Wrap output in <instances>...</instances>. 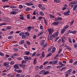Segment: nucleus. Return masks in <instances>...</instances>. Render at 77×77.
<instances>
[{"mask_svg":"<svg viewBox=\"0 0 77 77\" xmlns=\"http://www.w3.org/2000/svg\"><path fill=\"white\" fill-rule=\"evenodd\" d=\"M48 31L49 32V35H51L54 32V29L53 28H48Z\"/></svg>","mask_w":77,"mask_h":77,"instance_id":"1","label":"nucleus"},{"mask_svg":"<svg viewBox=\"0 0 77 77\" xmlns=\"http://www.w3.org/2000/svg\"><path fill=\"white\" fill-rule=\"evenodd\" d=\"M59 30L57 31V32L54 33L52 35V36L54 38H55L58 36L59 35Z\"/></svg>","mask_w":77,"mask_h":77,"instance_id":"2","label":"nucleus"},{"mask_svg":"<svg viewBox=\"0 0 77 77\" xmlns=\"http://www.w3.org/2000/svg\"><path fill=\"white\" fill-rule=\"evenodd\" d=\"M53 36L52 35H49H49H48V41H50L51 40L53 39Z\"/></svg>","mask_w":77,"mask_h":77,"instance_id":"3","label":"nucleus"},{"mask_svg":"<svg viewBox=\"0 0 77 77\" xmlns=\"http://www.w3.org/2000/svg\"><path fill=\"white\" fill-rule=\"evenodd\" d=\"M43 33H44V31H43V30H42L41 31V32L38 33L37 36L38 37H39V36H41V35H42V34H43Z\"/></svg>","mask_w":77,"mask_h":77,"instance_id":"4","label":"nucleus"},{"mask_svg":"<svg viewBox=\"0 0 77 77\" xmlns=\"http://www.w3.org/2000/svg\"><path fill=\"white\" fill-rule=\"evenodd\" d=\"M45 44V40H42L40 42L41 45H44Z\"/></svg>","mask_w":77,"mask_h":77,"instance_id":"5","label":"nucleus"},{"mask_svg":"<svg viewBox=\"0 0 77 77\" xmlns=\"http://www.w3.org/2000/svg\"><path fill=\"white\" fill-rule=\"evenodd\" d=\"M7 76L8 77H14V75L11 74V73H9L7 75Z\"/></svg>","mask_w":77,"mask_h":77,"instance_id":"6","label":"nucleus"},{"mask_svg":"<svg viewBox=\"0 0 77 77\" xmlns=\"http://www.w3.org/2000/svg\"><path fill=\"white\" fill-rule=\"evenodd\" d=\"M32 27L30 26H28L27 28V30L28 32H30L31 29H32Z\"/></svg>","mask_w":77,"mask_h":77,"instance_id":"7","label":"nucleus"},{"mask_svg":"<svg viewBox=\"0 0 77 77\" xmlns=\"http://www.w3.org/2000/svg\"><path fill=\"white\" fill-rule=\"evenodd\" d=\"M77 8V4L74 5V6L72 9L73 11H75Z\"/></svg>","mask_w":77,"mask_h":77,"instance_id":"8","label":"nucleus"},{"mask_svg":"<svg viewBox=\"0 0 77 77\" xmlns=\"http://www.w3.org/2000/svg\"><path fill=\"white\" fill-rule=\"evenodd\" d=\"M25 41L24 40H22L20 41L19 42V44H20V45H22V44H23L24 43Z\"/></svg>","mask_w":77,"mask_h":77,"instance_id":"9","label":"nucleus"},{"mask_svg":"<svg viewBox=\"0 0 77 77\" xmlns=\"http://www.w3.org/2000/svg\"><path fill=\"white\" fill-rule=\"evenodd\" d=\"M58 63V61L56 60L53 61V65H56Z\"/></svg>","mask_w":77,"mask_h":77,"instance_id":"10","label":"nucleus"},{"mask_svg":"<svg viewBox=\"0 0 77 77\" xmlns=\"http://www.w3.org/2000/svg\"><path fill=\"white\" fill-rule=\"evenodd\" d=\"M24 54L26 55H29L30 54V52L29 51H25L24 52Z\"/></svg>","mask_w":77,"mask_h":77,"instance_id":"11","label":"nucleus"},{"mask_svg":"<svg viewBox=\"0 0 77 77\" xmlns=\"http://www.w3.org/2000/svg\"><path fill=\"white\" fill-rule=\"evenodd\" d=\"M68 41L71 44L72 42V40H71V38L68 37Z\"/></svg>","mask_w":77,"mask_h":77,"instance_id":"12","label":"nucleus"},{"mask_svg":"<svg viewBox=\"0 0 77 77\" xmlns=\"http://www.w3.org/2000/svg\"><path fill=\"white\" fill-rule=\"evenodd\" d=\"M52 24H53V25H55V26H56L59 24V22H53Z\"/></svg>","mask_w":77,"mask_h":77,"instance_id":"13","label":"nucleus"},{"mask_svg":"<svg viewBox=\"0 0 77 77\" xmlns=\"http://www.w3.org/2000/svg\"><path fill=\"white\" fill-rule=\"evenodd\" d=\"M14 68L15 69H20V67H18L17 64H15L14 65Z\"/></svg>","mask_w":77,"mask_h":77,"instance_id":"14","label":"nucleus"},{"mask_svg":"<svg viewBox=\"0 0 77 77\" xmlns=\"http://www.w3.org/2000/svg\"><path fill=\"white\" fill-rule=\"evenodd\" d=\"M38 12H36V11H34L33 13V14L34 15H38Z\"/></svg>","mask_w":77,"mask_h":77,"instance_id":"15","label":"nucleus"},{"mask_svg":"<svg viewBox=\"0 0 77 77\" xmlns=\"http://www.w3.org/2000/svg\"><path fill=\"white\" fill-rule=\"evenodd\" d=\"M65 29H64L63 28L61 29V34H63V33H64V32H65Z\"/></svg>","mask_w":77,"mask_h":77,"instance_id":"16","label":"nucleus"},{"mask_svg":"<svg viewBox=\"0 0 77 77\" xmlns=\"http://www.w3.org/2000/svg\"><path fill=\"white\" fill-rule=\"evenodd\" d=\"M26 5H28V6H32V5H33V4H31L30 3H29V2H26Z\"/></svg>","mask_w":77,"mask_h":77,"instance_id":"17","label":"nucleus"},{"mask_svg":"<svg viewBox=\"0 0 77 77\" xmlns=\"http://www.w3.org/2000/svg\"><path fill=\"white\" fill-rule=\"evenodd\" d=\"M77 3V2L76 1H73L71 2L70 3L71 5H75Z\"/></svg>","mask_w":77,"mask_h":77,"instance_id":"18","label":"nucleus"},{"mask_svg":"<svg viewBox=\"0 0 77 77\" xmlns=\"http://www.w3.org/2000/svg\"><path fill=\"white\" fill-rule=\"evenodd\" d=\"M38 6L41 9H42V5L41 4H39L38 5Z\"/></svg>","mask_w":77,"mask_h":77,"instance_id":"19","label":"nucleus"},{"mask_svg":"<svg viewBox=\"0 0 77 77\" xmlns=\"http://www.w3.org/2000/svg\"><path fill=\"white\" fill-rule=\"evenodd\" d=\"M71 71H72V70L71 69H70L67 71V74H70V72H71Z\"/></svg>","mask_w":77,"mask_h":77,"instance_id":"20","label":"nucleus"},{"mask_svg":"<svg viewBox=\"0 0 77 77\" xmlns=\"http://www.w3.org/2000/svg\"><path fill=\"white\" fill-rule=\"evenodd\" d=\"M8 65H8V64L6 63H4L3 66H6L7 67V66H8Z\"/></svg>","mask_w":77,"mask_h":77,"instance_id":"21","label":"nucleus"},{"mask_svg":"<svg viewBox=\"0 0 77 77\" xmlns=\"http://www.w3.org/2000/svg\"><path fill=\"white\" fill-rule=\"evenodd\" d=\"M49 16H50V18L51 19H52V18H54V16H53V15H51V14H49Z\"/></svg>","mask_w":77,"mask_h":77,"instance_id":"22","label":"nucleus"},{"mask_svg":"<svg viewBox=\"0 0 77 77\" xmlns=\"http://www.w3.org/2000/svg\"><path fill=\"white\" fill-rule=\"evenodd\" d=\"M17 14V12L14 11H11L10 12V14H13V15H14V14Z\"/></svg>","mask_w":77,"mask_h":77,"instance_id":"23","label":"nucleus"},{"mask_svg":"<svg viewBox=\"0 0 77 77\" xmlns=\"http://www.w3.org/2000/svg\"><path fill=\"white\" fill-rule=\"evenodd\" d=\"M26 63V61H25V60H22L21 63L22 65H23V64Z\"/></svg>","mask_w":77,"mask_h":77,"instance_id":"24","label":"nucleus"},{"mask_svg":"<svg viewBox=\"0 0 77 77\" xmlns=\"http://www.w3.org/2000/svg\"><path fill=\"white\" fill-rule=\"evenodd\" d=\"M39 14L41 15V16H43L44 14V12L42 11H40L39 13Z\"/></svg>","mask_w":77,"mask_h":77,"instance_id":"25","label":"nucleus"},{"mask_svg":"<svg viewBox=\"0 0 77 77\" xmlns=\"http://www.w3.org/2000/svg\"><path fill=\"white\" fill-rule=\"evenodd\" d=\"M36 63V58H35L34 60L33 64L35 65Z\"/></svg>","mask_w":77,"mask_h":77,"instance_id":"26","label":"nucleus"},{"mask_svg":"<svg viewBox=\"0 0 77 77\" xmlns=\"http://www.w3.org/2000/svg\"><path fill=\"white\" fill-rule=\"evenodd\" d=\"M17 72L18 73H21L22 72V70L21 69H19L17 71Z\"/></svg>","mask_w":77,"mask_h":77,"instance_id":"27","label":"nucleus"},{"mask_svg":"<svg viewBox=\"0 0 77 77\" xmlns=\"http://www.w3.org/2000/svg\"><path fill=\"white\" fill-rule=\"evenodd\" d=\"M68 27H69V26H68V25H66L63 28V29H64V30H66V29H68Z\"/></svg>","mask_w":77,"mask_h":77,"instance_id":"28","label":"nucleus"},{"mask_svg":"<svg viewBox=\"0 0 77 77\" xmlns=\"http://www.w3.org/2000/svg\"><path fill=\"white\" fill-rule=\"evenodd\" d=\"M24 59L26 61H27L28 60V57H27L24 56Z\"/></svg>","mask_w":77,"mask_h":77,"instance_id":"29","label":"nucleus"},{"mask_svg":"<svg viewBox=\"0 0 77 77\" xmlns=\"http://www.w3.org/2000/svg\"><path fill=\"white\" fill-rule=\"evenodd\" d=\"M54 2L56 3H60V2L61 1L60 0H54Z\"/></svg>","mask_w":77,"mask_h":77,"instance_id":"30","label":"nucleus"},{"mask_svg":"<svg viewBox=\"0 0 77 77\" xmlns=\"http://www.w3.org/2000/svg\"><path fill=\"white\" fill-rule=\"evenodd\" d=\"M4 20L5 21H10V20L8 18H6L4 19Z\"/></svg>","mask_w":77,"mask_h":77,"instance_id":"31","label":"nucleus"},{"mask_svg":"<svg viewBox=\"0 0 77 77\" xmlns=\"http://www.w3.org/2000/svg\"><path fill=\"white\" fill-rule=\"evenodd\" d=\"M11 8V9H15L16 8H16V6H10Z\"/></svg>","mask_w":77,"mask_h":77,"instance_id":"32","label":"nucleus"},{"mask_svg":"<svg viewBox=\"0 0 77 77\" xmlns=\"http://www.w3.org/2000/svg\"><path fill=\"white\" fill-rule=\"evenodd\" d=\"M30 10V8L29 7H27L26 9V11H29Z\"/></svg>","mask_w":77,"mask_h":77,"instance_id":"33","label":"nucleus"},{"mask_svg":"<svg viewBox=\"0 0 77 77\" xmlns=\"http://www.w3.org/2000/svg\"><path fill=\"white\" fill-rule=\"evenodd\" d=\"M44 73V71H41L39 72V74H42Z\"/></svg>","mask_w":77,"mask_h":77,"instance_id":"34","label":"nucleus"},{"mask_svg":"<svg viewBox=\"0 0 77 77\" xmlns=\"http://www.w3.org/2000/svg\"><path fill=\"white\" fill-rule=\"evenodd\" d=\"M66 48L67 49V50H71V48H69V46H68L66 47Z\"/></svg>","mask_w":77,"mask_h":77,"instance_id":"35","label":"nucleus"},{"mask_svg":"<svg viewBox=\"0 0 77 77\" xmlns=\"http://www.w3.org/2000/svg\"><path fill=\"white\" fill-rule=\"evenodd\" d=\"M25 34L26 35H27V36H29V35H30V33L28 32H25Z\"/></svg>","mask_w":77,"mask_h":77,"instance_id":"36","label":"nucleus"},{"mask_svg":"<svg viewBox=\"0 0 77 77\" xmlns=\"http://www.w3.org/2000/svg\"><path fill=\"white\" fill-rule=\"evenodd\" d=\"M62 49H59V51L58 52V54H60V53H61V52L62 51Z\"/></svg>","mask_w":77,"mask_h":77,"instance_id":"37","label":"nucleus"},{"mask_svg":"<svg viewBox=\"0 0 77 77\" xmlns=\"http://www.w3.org/2000/svg\"><path fill=\"white\" fill-rule=\"evenodd\" d=\"M56 50V48H52V53H53L54 52V51Z\"/></svg>","mask_w":77,"mask_h":77,"instance_id":"38","label":"nucleus"},{"mask_svg":"<svg viewBox=\"0 0 77 77\" xmlns=\"http://www.w3.org/2000/svg\"><path fill=\"white\" fill-rule=\"evenodd\" d=\"M57 18H58V21H60L62 20V18L60 17H58Z\"/></svg>","mask_w":77,"mask_h":77,"instance_id":"39","label":"nucleus"},{"mask_svg":"<svg viewBox=\"0 0 77 77\" xmlns=\"http://www.w3.org/2000/svg\"><path fill=\"white\" fill-rule=\"evenodd\" d=\"M48 63V61H45L44 62L43 64V65H46V64H47Z\"/></svg>","mask_w":77,"mask_h":77,"instance_id":"40","label":"nucleus"},{"mask_svg":"<svg viewBox=\"0 0 77 77\" xmlns=\"http://www.w3.org/2000/svg\"><path fill=\"white\" fill-rule=\"evenodd\" d=\"M0 55L1 56H4V54L2 53V52L0 51Z\"/></svg>","mask_w":77,"mask_h":77,"instance_id":"41","label":"nucleus"},{"mask_svg":"<svg viewBox=\"0 0 77 77\" xmlns=\"http://www.w3.org/2000/svg\"><path fill=\"white\" fill-rule=\"evenodd\" d=\"M69 5L70 6H71V8H73L74 6V5H72V4H71V3H69Z\"/></svg>","mask_w":77,"mask_h":77,"instance_id":"42","label":"nucleus"},{"mask_svg":"<svg viewBox=\"0 0 77 77\" xmlns=\"http://www.w3.org/2000/svg\"><path fill=\"white\" fill-rule=\"evenodd\" d=\"M12 38H13V37L12 36H9L8 37V39H12Z\"/></svg>","mask_w":77,"mask_h":77,"instance_id":"43","label":"nucleus"},{"mask_svg":"<svg viewBox=\"0 0 77 77\" xmlns=\"http://www.w3.org/2000/svg\"><path fill=\"white\" fill-rule=\"evenodd\" d=\"M36 54V52H34L32 54V57H33L34 56H35V54Z\"/></svg>","mask_w":77,"mask_h":77,"instance_id":"44","label":"nucleus"},{"mask_svg":"<svg viewBox=\"0 0 77 77\" xmlns=\"http://www.w3.org/2000/svg\"><path fill=\"white\" fill-rule=\"evenodd\" d=\"M72 31H71V30H68L67 32V33H72Z\"/></svg>","mask_w":77,"mask_h":77,"instance_id":"45","label":"nucleus"},{"mask_svg":"<svg viewBox=\"0 0 77 77\" xmlns=\"http://www.w3.org/2000/svg\"><path fill=\"white\" fill-rule=\"evenodd\" d=\"M48 64H49V65H51V64L53 65V62L51 61Z\"/></svg>","mask_w":77,"mask_h":77,"instance_id":"46","label":"nucleus"},{"mask_svg":"<svg viewBox=\"0 0 77 77\" xmlns=\"http://www.w3.org/2000/svg\"><path fill=\"white\" fill-rule=\"evenodd\" d=\"M8 67H7V69L8 70H9V69H11V66H7Z\"/></svg>","mask_w":77,"mask_h":77,"instance_id":"47","label":"nucleus"},{"mask_svg":"<svg viewBox=\"0 0 77 77\" xmlns=\"http://www.w3.org/2000/svg\"><path fill=\"white\" fill-rule=\"evenodd\" d=\"M34 31H35V32L36 33H37V32H38V29H35L34 30Z\"/></svg>","mask_w":77,"mask_h":77,"instance_id":"48","label":"nucleus"},{"mask_svg":"<svg viewBox=\"0 0 77 77\" xmlns=\"http://www.w3.org/2000/svg\"><path fill=\"white\" fill-rule=\"evenodd\" d=\"M7 29L8 30H10V29H12V27L10 26H7Z\"/></svg>","mask_w":77,"mask_h":77,"instance_id":"49","label":"nucleus"},{"mask_svg":"<svg viewBox=\"0 0 77 77\" xmlns=\"http://www.w3.org/2000/svg\"><path fill=\"white\" fill-rule=\"evenodd\" d=\"M30 14H28L27 15V19H30Z\"/></svg>","mask_w":77,"mask_h":77,"instance_id":"50","label":"nucleus"},{"mask_svg":"<svg viewBox=\"0 0 77 77\" xmlns=\"http://www.w3.org/2000/svg\"><path fill=\"white\" fill-rule=\"evenodd\" d=\"M19 8H20V9H22V8H23V5H19Z\"/></svg>","mask_w":77,"mask_h":77,"instance_id":"51","label":"nucleus"},{"mask_svg":"<svg viewBox=\"0 0 77 77\" xmlns=\"http://www.w3.org/2000/svg\"><path fill=\"white\" fill-rule=\"evenodd\" d=\"M22 38L23 39H24V38H26V35H23L22 36Z\"/></svg>","mask_w":77,"mask_h":77,"instance_id":"52","label":"nucleus"},{"mask_svg":"<svg viewBox=\"0 0 77 77\" xmlns=\"http://www.w3.org/2000/svg\"><path fill=\"white\" fill-rule=\"evenodd\" d=\"M42 56L43 57H45V54H44V52H42Z\"/></svg>","mask_w":77,"mask_h":77,"instance_id":"53","label":"nucleus"},{"mask_svg":"<svg viewBox=\"0 0 77 77\" xmlns=\"http://www.w3.org/2000/svg\"><path fill=\"white\" fill-rule=\"evenodd\" d=\"M35 77H41V76L39 74H36L35 75Z\"/></svg>","mask_w":77,"mask_h":77,"instance_id":"54","label":"nucleus"},{"mask_svg":"<svg viewBox=\"0 0 77 77\" xmlns=\"http://www.w3.org/2000/svg\"><path fill=\"white\" fill-rule=\"evenodd\" d=\"M2 31H4L5 32L6 31V29L5 28H2L1 29Z\"/></svg>","mask_w":77,"mask_h":77,"instance_id":"55","label":"nucleus"},{"mask_svg":"<svg viewBox=\"0 0 77 77\" xmlns=\"http://www.w3.org/2000/svg\"><path fill=\"white\" fill-rule=\"evenodd\" d=\"M37 36L36 35H34L33 36V39H35L36 38Z\"/></svg>","mask_w":77,"mask_h":77,"instance_id":"56","label":"nucleus"},{"mask_svg":"<svg viewBox=\"0 0 77 77\" xmlns=\"http://www.w3.org/2000/svg\"><path fill=\"white\" fill-rule=\"evenodd\" d=\"M39 69H42V68H43V65H42L39 66Z\"/></svg>","mask_w":77,"mask_h":77,"instance_id":"57","label":"nucleus"},{"mask_svg":"<svg viewBox=\"0 0 77 77\" xmlns=\"http://www.w3.org/2000/svg\"><path fill=\"white\" fill-rule=\"evenodd\" d=\"M45 23V24L46 25H47V20H46L44 19V20Z\"/></svg>","mask_w":77,"mask_h":77,"instance_id":"58","label":"nucleus"},{"mask_svg":"<svg viewBox=\"0 0 77 77\" xmlns=\"http://www.w3.org/2000/svg\"><path fill=\"white\" fill-rule=\"evenodd\" d=\"M49 74V72L48 71H46L45 72V73H44V74L45 75V74Z\"/></svg>","mask_w":77,"mask_h":77,"instance_id":"59","label":"nucleus"},{"mask_svg":"<svg viewBox=\"0 0 77 77\" xmlns=\"http://www.w3.org/2000/svg\"><path fill=\"white\" fill-rule=\"evenodd\" d=\"M63 14L64 15H69V14H67V13L66 12H64L63 13Z\"/></svg>","mask_w":77,"mask_h":77,"instance_id":"60","label":"nucleus"},{"mask_svg":"<svg viewBox=\"0 0 77 77\" xmlns=\"http://www.w3.org/2000/svg\"><path fill=\"white\" fill-rule=\"evenodd\" d=\"M74 20L72 21L71 22V23L70 24V25L71 26L72 25V24H73V23H74Z\"/></svg>","mask_w":77,"mask_h":77,"instance_id":"61","label":"nucleus"},{"mask_svg":"<svg viewBox=\"0 0 77 77\" xmlns=\"http://www.w3.org/2000/svg\"><path fill=\"white\" fill-rule=\"evenodd\" d=\"M73 65H77V61H75V62L73 63Z\"/></svg>","mask_w":77,"mask_h":77,"instance_id":"62","label":"nucleus"},{"mask_svg":"<svg viewBox=\"0 0 77 77\" xmlns=\"http://www.w3.org/2000/svg\"><path fill=\"white\" fill-rule=\"evenodd\" d=\"M23 34H24V33L21 32L19 34V35H20V36H23Z\"/></svg>","mask_w":77,"mask_h":77,"instance_id":"63","label":"nucleus"},{"mask_svg":"<svg viewBox=\"0 0 77 77\" xmlns=\"http://www.w3.org/2000/svg\"><path fill=\"white\" fill-rule=\"evenodd\" d=\"M20 75L19 74H17L16 75V77H20Z\"/></svg>","mask_w":77,"mask_h":77,"instance_id":"64","label":"nucleus"}]
</instances>
